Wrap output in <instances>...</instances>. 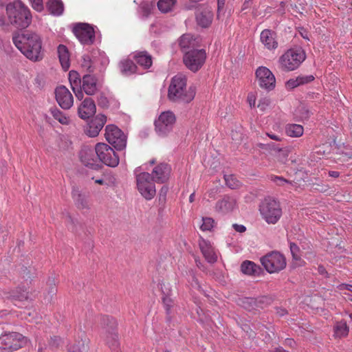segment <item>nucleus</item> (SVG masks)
Here are the masks:
<instances>
[{"instance_id": "nucleus-1", "label": "nucleus", "mask_w": 352, "mask_h": 352, "mask_svg": "<svg viewBox=\"0 0 352 352\" xmlns=\"http://www.w3.org/2000/svg\"><path fill=\"white\" fill-rule=\"evenodd\" d=\"M12 41L19 50L29 60L38 62L43 58L42 40L36 32L25 31L16 34Z\"/></svg>"}, {"instance_id": "nucleus-2", "label": "nucleus", "mask_w": 352, "mask_h": 352, "mask_svg": "<svg viewBox=\"0 0 352 352\" xmlns=\"http://www.w3.org/2000/svg\"><path fill=\"white\" fill-rule=\"evenodd\" d=\"M195 96V89L187 87L186 78L178 74L172 78L168 87V97L173 102L188 103Z\"/></svg>"}, {"instance_id": "nucleus-3", "label": "nucleus", "mask_w": 352, "mask_h": 352, "mask_svg": "<svg viewBox=\"0 0 352 352\" xmlns=\"http://www.w3.org/2000/svg\"><path fill=\"white\" fill-rule=\"evenodd\" d=\"M6 13L9 22L17 28H26L32 22L30 10L21 0L8 3Z\"/></svg>"}, {"instance_id": "nucleus-4", "label": "nucleus", "mask_w": 352, "mask_h": 352, "mask_svg": "<svg viewBox=\"0 0 352 352\" xmlns=\"http://www.w3.org/2000/svg\"><path fill=\"white\" fill-rule=\"evenodd\" d=\"M258 208L261 217L268 224L276 223L282 216L279 201L272 197L264 198L261 201Z\"/></svg>"}, {"instance_id": "nucleus-5", "label": "nucleus", "mask_w": 352, "mask_h": 352, "mask_svg": "<svg viewBox=\"0 0 352 352\" xmlns=\"http://www.w3.org/2000/svg\"><path fill=\"white\" fill-rule=\"evenodd\" d=\"M305 58L306 54L302 48H291L279 57V67L283 71H294L299 67Z\"/></svg>"}, {"instance_id": "nucleus-6", "label": "nucleus", "mask_w": 352, "mask_h": 352, "mask_svg": "<svg viewBox=\"0 0 352 352\" xmlns=\"http://www.w3.org/2000/svg\"><path fill=\"white\" fill-rule=\"evenodd\" d=\"M100 325L103 329L104 333H105L107 343L112 352H121L118 335L116 331V320L111 316H102L100 317Z\"/></svg>"}, {"instance_id": "nucleus-7", "label": "nucleus", "mask_w": 352, "mask_h": 352, "mask_svg": "<svg viewBox=\"0 0 352 352\" xmlns=\"http://www.w3.org/2000/svg\"><path fill=\"white\" fill-rule=\"evenodd\" d=\"M28 339L22 334L11 332L0 336V352H11L23 347Z\"/></svg>"}, {"instance_id": "nucleus-8", "label": "nucleus", "mask_w": 352, "mask_h": 352, "mask_svg": "<svg viewBox=\"0 0 352 352\" xmlns=\"http://www.w3.org/2000/svg\"><path fill=\"white\" fill-rule=\"evenodd\" d=\"M260 261L270 274L278 273L286 267V258L278 251H272L260 258Z\"/></svg>"}, {"instance_id": "nucleus-9", "label": "nucleus", "mask_w": 352, "mask_h": 352, "mask_svg": "<svg viewBox=\"0 0 352 352\" xmlns=\"http://www.w3.org/2000/svg\"><path fill=\"white\" fill-rule=\"evenodd\" d=\"M141 167L135 169L137 187L140 193L147 200H151L156 193L154 181L151 175L146 172L139 173Z\"/></svg>"}, {"instance_id": "nucleus-10", "label": "nucleus", "mask_w": 352, "mask_h": 352, "mask_svg": "<svg viewBox=\"0 0 352 352\" xmlns=\"http://www.w3.org/2000/svg\"><path fill=\"white\" fill-rule=\"evenodd\" d=\"M206 58V53L204 50L192 49L184 52L183 60L188 69L196 72L203 66Z\"/></svg>"}, {"instance_id": "nucleus-11", "label": "nucleus", "mask_w": 352, "mask_h": 352, "mask_svg": "<svg viewBox=\"0 0 352 352\" xmlns=\"http://www.w3.org/2000/svg\"><path fill=\"white\" fill-rule=\"evenodd\" d=\"M176 122L175 114L170 111L161 113L155 121V129L160 136L168 135L173 129Z\"/></svg>"}, {"instance_id": "nucleus-12", "label": "nucleus", "mask_w": 352, "mask_h": 352, "mask_svg": "<svg viewBox=\"0 0 352 352\" xmlns=\"http://www.w3.org/2000/svg\"><path fill=\"white\" fill-rule=\"evenodd\" d=\"M106 140L117 150H122L126 145V137L116 125L109 124L105 127Z\"/></svg>"}, {"instance_id": "nucleus-13", "label": "nucleus", "mask_w": 352, "mask_h": 352, "mask_svg": "<svg viewBox=\"0 0 352 352\" xmlns=\"http://www.w3.org/2000/svg\"><path fill=\"white\" fill-rule=\"evenodd\" d=\"M96 152L98 160L110 167H116L119 164V157L114 150L105 143H98Z\"/></svg>"}, {"instance_id": "nucleus-14", "label": "nucleus", "mask_w": 352, "mask_h": 352, "mask_svg": "<svg viewBox=\"0 0 352 352\" xmlns=\"http://www.w3.org/2000/svg\"><path fill=\"white\" fill-rule=\"evenodd\" d=\"M258 85L267 91L273 90L276 85V78L273 73L266 67H259L256 71Z\"/></svg>"}, {"instance_id": "nucleus-15", "label": "nucleus", "mask_w": 352, "mask_h": 352, "mask_svg": "<svg viewBox=\"0 0 352 352\" xmlns=\"http://www.w3.org/2000/svg\"><path fill=\"white\" fill-rule=\"evenodd\" d=\"M73 32L82 44L90 45L94 41V30L92 26L87 23H78L76 25Z\"/></svg>"}, {"instance_id": "nucleus-16", "label": "nucleus", "mask_w": 352, "mask_h": 352, "mask_svg": "<svg viewBox=\"0 0 352 352\" xmlns=\"http://www.w3.org/2000/svg\"><path fill=\"white\" fill-rule=\"evenodd\" d=\"M80 159L82 164L92 170H98L101 168V165L96 157V148L88 146H83L80 152Z\"/></svg>"}, {"instance_id": "nucleus-17", "label": "nucleus", "mask_w": 352, "mask_h": 352, "mask_svg": "<svg viewBox=\"0 0 352 352\" xmlns=\"http://www.w3.org/2000/svg\"><path fill=\"white\" fill-rule=\"evenodd\" d=\"M56 100L63 109H70L74 104V98L69 89L65 86H59L55 90Z\"/></svg>"}, {"instance_id": "nucleus-18", "label": "nucleus", "mask_w": 352, "mask_h": 352, "mask_svg": "<svg viewBox=\"0 0 352 352\" xmlns=\"http://www.w3.org/2000/svg\"><path fill=\"white\" fill-rule=\"evenodd\" d=\"M106 122L107 117L104 115H98L87 124L85 130V133L91 138L98 136Z\"/></svg>"}, {"instance_id": "nucleus-19", "label": "nucleus", "mask_w": 352, "mask_h": 352, "mask_svg": "<svg viewBox=\"0 0 352 352\" xmlns=\"http://www.w3.org/2000/svg\"><path fill=\"white\" fill-rule=\"evenodd\" d=\"M237 208V202L234 197L225 195L217 201L214 208L218 213L228 214Z\"/></svg>"}, {"instance_id": "nucleus-20", "label": "nucleus", "mask_w": 352, "mask_h": 352, "mask_svg": "<svg viewBox=\"0 0 352 352\" xmlns=\"http://www.w3.org/2000/svg\"><path fill=\"white\" fill-rule=\"evenodd\" d=\"M199 246L205 259L210 263H214L217 261V254L212 245L209 241L200 236Z\"/></svg>"}, {"instance_id": "nucleus-21", "label": "nucleus", "mask_w": 352, "mask_h": 352, "mask_svg": "<svg viewBox=\"0 0 352 352\" xmlns=\"http://www.w3.org/2000/svg\"><path fill=\"white\" fill-rule=\"evenodd\" d=\"M170 171L171 168L168 164L162 163L153 168L151 177L155 182L164 183L168 179Z\"/></svg>"}, {"instance_id": "nucleus-22", "label": "nucleus", "mask_w": 352, "mask_h": 352, "mask_svg": "<svg viewBox=\"0 0 352 352\" xmlns=\"http://www.w3.org/2000/svg\"><path fill=\"white\" fill-rule=\"evenodd\" d=\"M96 110L94 101L90 98H86L79 106L78 113L80 118L86 120L94 116Z\"/></svg>"}, {"instance_id": "nucleus-23", "label": "nucleus", "mask_w": 352, "mask_h": 352, "mask_svg": "<svg viewBox=\"0 0 352 352\" xmlns=\"http://www.w3.org/2000/svg\"><path fill=\"white\" fill-rule=\"evenodd\" d=\"M81 90L89 96L95 94L98 91V80L96 77L91 74L84 75L82 76Z\"/></svg>"}, {"instance_id": "nucleus-24", "label": "nucleus", "mask_w": 352, "mask_h": 352, "mask_svg": "<svg viewBox=\"0 0 352 352\" xmlns=\"http://www.w3.org/2000/svg\"><path fill=\"white\" fill-rule=\"evenodd\" d=\"M69 81L76 97L78 100H82L84 96L81 90L82 78H80V74L74 70L70 71L69 73Z\"/></svg>"}, {"instance_id": "nucleus-25", "label": "nucleus", "mask_w": 352, "mask_h": 352, "mask_svg": "<svg viewBox=\"0 0 352 352\" xmlns=\"http://www.w3.org/2000/svg\"><path fill=\"white\" fill-rule=\"evenodd\" d=\"M260 40L262 44L269 50H275L278 47L276 34L270 30L265 29L263 30L260 35Z\"/></svg>"}, {"instance_id": "nucleus-26", "label": "nucleus", "mask_w": 352, "mask_h": 352, "mask_svg": "<svg viewBox=\"0 0 352 352\" xmlns=\"http://www.w3.org/2000/svg\"><path fill=\"white\" fill-rule=\"evenodd\" d=\"M7 298L10 299L15 306L21 307L24 302L28 300V292L23 288L19 287L17 290L13 291Z\"/></svg>"}, {"instance_id": "nucleus-27", "label": "nucleus", "mask_w": 352, "mask_h": 352, "mask_svg": "<svg viewBox=\"0 0 352 352\" xmlns=\"http://www.w3.org/2000/svg\"><path fill=\"white\" fill-rule=\"evenodd\" d=\"M212 16L210 10L198 11L196 14V20L199 25L207 28L212 23Z\"/></svg>"}, {"instance_id": "nucleus-28", "label": "nucleus", "mask_w": 352, "mask_h": 352, "mask_svg": "<svg viewBox=\"0 0 352 352\" xmlns=\"http://www.w3.org/2000/svg\"><path fill=\"white\" fill-rule=\"evenodd\" d=\"M138 65L144 69L149 68L152 65V58L146 52H136L133 56Z\"/></svg>"}, {"instance_id": "nucleus-29", "label": "nucleus", "mask_w": 352, "mask_h": 352, "mask_svg": "<svg viewBox=\"0 0 352 352\" xmlns=\"http://www.w3.org/2000/svg\"><path fill=\"white\" fill-rule=\"evenodd\" d=\"M197 43L198 41H197V38H193L192 35L190 34H185L180 37L179 44L183 50H189L195 49V47L197 46Z\"/></svg>"}, {"instance_id": "nucleus-30", "label": "nucleus", "mask_w": 352, "mask_h": 352, "mask_svg": "<svg viewBox=\"0 0 352 352\" xmlns=\"http://www.w3.org/2000/svg\"><path fill=\"white\" fill-rule=\"evenodd\" d=\"M58 54L62 67L63 69L67 70L70 64L69 52L66 46L60 45L58 47Z\"/></svg>"}, {"instance_id": "nucleus-31", "label": "nucleus", "mask_w": 352, "mask_h": 352, "mask_svg": "<svg viewBox=\"0 0 352 352\" xmlns=\"http://www.w3.org/2000/svg\"><path fill=\"white\" fill-rule=\"evenodd\" d=\"M334 337L342 338L346 337L349 333V327L344 320L337 322L333 327Z\"/></svg>"}, {"instance_id": "nucleus-32", "label": "nucleus", "mask_w": 352, "mask_h": 352, "mask_svg": "<svg viewBox=\"0 0 352 352\" xmlns=\"http://www.w3.org/2000/svg\"><path fill=\"white\" fill-rule=\"evenodd\" d=\"M49 12L55 16H60L64 10L63 3L60 0H51L47 4Z\"/></svg>"}, {"instance_id": "nucleus-33", "label": "nucleus", "mask_w": 352, "mask_h": 352, "mask_svg": "<svg viewBox=\"0 0 352 352\" xmlns=\"http://www.w3.org/2000/svg\"><path fill=\"white\" fill-rule=\"evenodd\" d=\"M304 132L303 126L297 124H289L285 126L286 134L292 138H299Z\"/></svg>"}, {"instance_id": "nucleus-34", "label": "nucleus", "mask_w": 352, "mask_h": 352, "mask_svg": "<svg viewBox=\"0 0 352 352\" xmlns=\"http://www.w3.org/2000/svg\"><path fill=\"white\" fill-rule=\"evenodd\" d=\"M73 198L77 207L80 210L89 209V201L85 195L78 191H74L72 193Z\"/></svg>"}, {"instance_id": "nucleus-35", "label": "nucleus", "mask_w": 352, "mask_h": 352, "mask_svg": "<svg viewBox=\"0 0 352 352\" xmlns=\"http://www.w3.org/2000/svg\"><path fill=\"white\" fill-rule=\"evenodd\" d=\"M120 72L125 76L131 75L135 72L137 67L131 60H123L119 64Z\"/></svg>"}, {"instance_id": "nucleus-36", "label": "nucleus", "mask_w": 352, "mask_h": 352, "mask_svg": "<svg viewBox=\"0 0 352 352\" xmlns=\"http://www.w3.org/2000/svg\"><path fill=\"white\" fill-rule=\"evenodd\" d=\"M241 270L243 274L255 275L256 274H258L260 267L252 261H245L241 264Z\"/></svg>"}, {"instance_id": "nucleus-37", "label": "nucleus", "mask_w": 352, "mask_h": 352, "mask_svg": "<svg viewBox=\"0 0 352 352\" xmlns=\"http://www.w3.org/2000/svg\"><path fill=\"white\" fill-rule=\"evenodd\" d=\"M176 0H159L157 7L160 12L167 13L172 11L176 3Z\"/></svg>"}, {"instance_id": "nucleus-38", "label": "nucleus", "mask_w": 352, "mask_h": 352, "mask_svg": "<svg viewBox=\"0 0 352 352\" xmlns=\"http://www.w3.org/2000/svg\"><path fill=\"white\" fill-rule=\"evenodd\" d=\"M50 112L54 118L58 120L62 124H67L69 123V118L67 117L63 112H62L56 107L52 108L50 109Z\"/></svg>"}, {"instance_id": "nucleus-39", "label": "nucleus", "mask_w": 352, "mask_h": 352, "mask_svg": "<svg viewBox=\"0 0 352 352\" xmlns=\"http://www.w3.org/2000/svg\"><path fill=\"white\" fill-rule=\"evenodd\" d=\"M289 248L293 259L298 262V265H302L304 261L301 259L299 247L294 243H290Z\"/></svg>"}, {"instance_id": "nucleus-40", "label": "nucleus", "mask_w": 352, "mask_h": 352, "mask_svg": "<svg viewBox=\"0 0 352 352\" xmlns=\"http://www.w3.org/2000/svg\"><path fill=\"white\" fill-rule=\"evenodd\" d=\"M201 221L200 229L202 231H211L216 226V222L211 217H203Z\"/></svg>"}, {"instance_id": "nucleus-41", "label": "nucleus", "mask_w": 352, "mask_h": 352, "mask_svg": "<svg viewBox=\"0 0 352 352\" xmlns=\"http://www.w3.org/2000/svg\"><path fill=\"white\" fill-rule=\"evenodd\" d=\"M80 65L82 68L86 69L87 71L91 72L94 69L92 66V63L89 55L84 54L80 59Z\"/></svg>"}, {"instance_id": "nucleus-42", "label": "nucleus", "mask_w": 352, "mask_h": 352, "mask_svg": "<svg viewBox=\"0 0 352 352\" xmlns=\"http://www.w3.org/2000/svg\"><path fill=\"white\" fill-rule=\"evenodd\" d=\"M153 9L152 4L148 3H143L140 5L139 13L143 19L147 18L151 13Z\"/></svg>"}, {"instance_id": "nucleus-43", "label": "nucleus", "mask_w": 352, "mask_h": 352, "mask_svg": "<svg viewBox=\"0 0 352 352\" xmlns=\"http://www.w3.org/2000/svg\"><path fill=\"white\" fill-rule=\"evenodd\" d=\"M226 185L231 189H235L239 186V182L233 175H224Z\"/></svg>"}, {"instance_id": "nucleus-44", "label": "nucleus", "mask_w": 352, "mask_h": 352, "mask_svg": "<svg viewBox=\"0 0 352 352\" xmlns=\"http://www.w3.org/2000/svg\"><path fill=\"white\" fill-rule=\"evenodd\" d=\"M270 179L279 186H283L285 184H292V182L283 178V177L272 175Z\"/></svg>"}, {"instance_id": "nucleus-45", "label": "nucleus", "mask_w": 352, "mask_h": 352, "mask_svg": "<svg viewBox=\"0 0 352 352\" xmlns=\"http://www.w3.org/2000/svg\"><path fill=\"white\" fill-rule=\"evenodd\" d=\"M242 306L248 310L255 309L256 300L253 298H246L242 300Z\"/></svg>"}, {"instance_id": "nucleus-46", "label": "nucleus", "mask_w": 352, "mask_h": 352, "mask_svg": "<svg viewBox=\"0 0 352 352\" xmlns=\"http://www.w3.org/2000/svg\"><path fill=\"white\" fill-rule=\"evenodd\" d=\"M338 288L340 290H344V289L347 290L349 292L348 293L345 292L344 294L347 296L348 299L352 301V285H351L340 284L338 286Z\"/></svg>"}, {"instance_id": "nucleus-47", "label": "nucleus", "mask_w": 352, "mask_h": 352, "mask_svg": "<svg viewBox=\"0 0 352 352\" xmlns=\"http://www.w3.org/2000/svg\"><path fill=\"white\" fill-rule=\"evenodd\" d=\"M31 6L34 10L37 12H41L43 10L44 6L43 0H30Z\"/></svg>"}, {"instance_id": "nucleus-48", "label": "nucleus", "mask_w": 352, "mask_h": 352, "mask_svg": "<svg viewBox=\"0 0 352 352\" xmlns=\"http://www.w3.org/2000/svg\"><path fill=\"white\" fill-rule=\"evenodd\" d=\"M298 78L300 85H302L312 82L315 79V77L313 75H302L298 76Z\"/></svg>"}, {"instance_id": "nucleus-49", "label": "nucleus", "mask_w": 352, "mask_h": 352, "mask_svg": "<svg viewBox=\"0 0 352 352\" xmlns=\"http://www.w3.org/2000/svg\"><path fill=\"white\" fill-rule=\"evenodd\" d=\"M300 82L298 80V76L296 78H291L286 82V87L287 89H294L298 86H300Z\"/></svg>"}, {"instance_id": "nucleus-50", "label": "nucleus", "mask_w": 352, "mask_h": 352, "mask_svg": "<svg viewBox=\"0 0 352 352\" xmlns=\"http://www.w3.org/2000/svg\"><path fill=\"white\" fill-rule=\"evenodd\" d=\"M270 99L267 98H262L259 100L258 108L260 109V110L264 111L267 109V108L270 106Z\"/></svg>"}, {"instance_id": "nucleus-51", "label": "nucleus", "mask_w": 352, "mask_h": 352, "mask_svg": "<svg viewBox=\"0 0 352 352\" xmlns=\"http://www.w3.org/2000/svg\"><path fill=\"white\" fill-rule=\"evenodd\" d=\"M48 285H50V289L48 292V294L50 296L49 300H50L52 296L56 294V289L55 287V283L54 279H49L48 280Z\"/></svg>"}, {"instance_id": "nucleus-52", "label": "nucleus", "mask_w": 352, "mask_h": 352, "mask_svg": "<svg viewBox=\"0 0 352 352\" xmlns=\"http://www.w3.org/2000/svg\"><path fill=\"white\" fill-rule=\"evenodd\" d=\"M256 96L254 92H250L248 95L247 101L250 107H254L256 104Z\"/></svg>"}, {"instance_id": "nucleus-53", "label": "nucleus", "mask_w": 352, "mask_h": 352, "mask_svg": "<svg viewBox=\"0 0 352 352\" xmlns=\"http://www.w3.org/2000/svg\"><path fill=\"white\" fill-rule=\"evenodd\" d=\"M258 147H259L260 148L263 149V150H277L278 148L276 147L275 144H263V143H259L257 144Z\"/></svg>"}, {"instance_id": "nucleus-54", "label": "nucleus", "mask_w": 352, "mask_h": 352, "mask_svg": "<svg viewBox=\"0 0 352 352\" xmlns=\"http://www.w3.org/2000/svg\"><path fill=\"white\" fill-rule=\"evenodd\" d=\"M232 228L234 229V230L239 233H243L245 232L246 228L243 225L234 223L232 225Z\"/></svg>"}, {"instance_id": "nucleus-55", "label": "nucleus", "mask_w": 352, "mask_h": 352, "mask_svg": "<svg viewBox=\"0 0 352 352\" xmlns=\"http://www.w3.org/2000/svg\"><path fill=\"white\" fill-rule=\"evenodd\" d=\"M266 135L272 140H276V141H278V142H280L282 140V138L280 135H277V134H275V133H273L272 132H267L266 133Z\"/></svg>"}, {"instance_id": "nucleus-56", "label": "nucleus", "mask_w": 352, "mask_h": 352, "mask_svg": "<svg viewBox=\"0 0 352 352\" xmlns=\"http://www.w3.org/2000/svg\"><path fill=\"white\" fill-rule=\"evenodd\" d=\"M98 104L102 107H106L108 105V100L104 96H100L98 98Z\"/></svg>"}, {"instance_id": "nucleus-57", "label": "nucleus", "mask_w": 352, "mask_h": 352, "mask_svg": "<svg viewBox=\"0 0 352 352\" xmlns=\"http://www.w3.org/2000/svg\"><path fill=\"white\" fill-rule=\"evenodd\" d=\"M163 302L166 306V309L167 312L168 313L170 308L171 307V305H170L171 300L170 298H168V297H165L163 298Z\"/></svg>"}, {"instance_id": "nucleus-58", "label": "nucleus", "mask_w": 352, "mask_h": 352, "mask_svg": "<svg viewBox=\"0 0 352 352\" xmlns=\"http://www.w3.org/2000/svg\"><path fill=\"white\" fill-rule=\"evenodd\" d=\"M287 310L285 309H283V308H276V314L279 316H285V314H287Z\"/></svg>"}, {"instance_id": "nucleus-59", "label": "nucleus", "mask_w": 352, "mask_h": 352, "mask_svg": "<svg viewBox=\"0 0 352 352\" xmlns=\"http://www.w3.org/2000/svg\"><path fill=\"white\" fill-rule=\"evenodd\" d=\"M65 222L67 223L68 227L69 228V224L73 225L74 224V219L71 217L70 215H67V218L65 219ZM73 230V228H70Z\"/></svg>"}, {"instance_id": "nucleus-60", "label": "nucleus", "mask_w": 352, "mask_h": 352, "mask_svg": "<svg viewBox=\"0 0 352 352\" xmlns=\"http://www.w3.org/2000/svg\"><path fill=\"white\" fill-rule=\"evenodd\" d=\"M69 352H80L78 346L74 345L69 349Z\"/></svg>"}, {"instance_id": "nucleus-61", "label": "nucleus", "mask_w": 352, "mask_h": 352, "mask_svg": "<svg viewBox=\"0 0 352 352\" xmlns=\"http://www.w3.org/2000/svg\"><path fill=\"white\" fill-rule=\"evenodd\" d=\"M329 175L330 177H335V178H336V177H339L340 173H339V172H338V171L331 170V171H329Z\"/></svg>"}, {"instance_id": "nucleus-62", "label": "nucleus", "mask_w": 352, "mask_h": 352, "mask_svg": "<svg viewBox=\"0 0 352 352\" xmlns=\"http://www.w3.org/2000/svg\"><path fill=\"white\" fill-rule=\"evenodd\" d=\"M225 4V0H217L218 10L222 9Z\"/></svg>"}, {"instance_id": "nucleus-63", "label": "nucleus", "mask_w": 352, "mask_h": 352, "mask_svg": "<svg viewBox=\"0 0 352 352\" xmlns=\"http://www.w3.org/2000/svg\"><path fill=\"white\" fill-rule=\"evenodd\" d=\"M52 340L54 342L53 345H58V342L60 341V339L59 337L54 336V338H52Z\"/></svg>"}, {"instance_id": "nucleus-64", "label": "nucleus", "mask_w": 352, "mask_h": 352, "mask_svg": "<svg viewBox=\"0 0 352 352\" xmlns=\"http://www.w3.org/2000/svg\"><path fill=\"white\" fill-rule=\"evenodd\" d=\"M252 0H245V2L243 3V9H246L247 8L249 7V5H250V3L252 1Z\"/></svg>"}]
</instances>
